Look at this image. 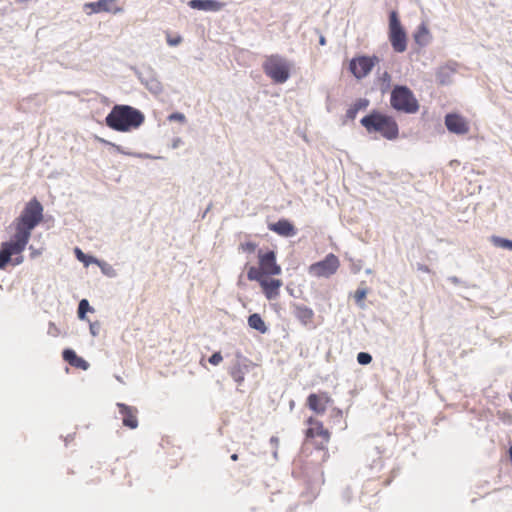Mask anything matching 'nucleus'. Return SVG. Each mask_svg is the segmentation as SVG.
<instances>
[{
    "instance_id": "nucleus-1",
    "label": "nucleus",
    "mask_w": 512,
    "mask_h": 512,
    "mask_svg": "<svg viewBox=\"0 0 512 512\" xmlns=\"http://www.w3.org/2000/svg\"><path fill=\"white\" fill-rule=\"evenodd\" d=\"M43 220V206L33 198L28 201L20 215L15 218L12 226L15 233L10 241L3 242L0 247V269L4 270L9 263L19 265L23 262L22 252L25 250L33 229Z\"/></svg>"
},
{
    "instance_id": "nucleus-2",
    "label": "nucleus",
    "mask_w": 512,
    "mask_h": 512,
    "mask_svg": "<svg viewBox=\"0 0 512 512\" xmlns=\"http://www.w3.org/2000/svg\"><path fill=\"white\" fill-rule=\"evenodd\" d=\"M145 120L144 114L129 105H115L106 116V125L118 132H129L139 128Z\"/></svg>"
},
{
    "instance_id": "nucleus-3",
    "label": "nucleus",
    "mask_w": 512,
    "mask_h": 512,
    "mask_svg": "<svg viewBox=\"0 0 512 512\" xmlns=\"http://www.w3.org/2000/svg\"><path fill=\"white\" fill-rule=\"evenodd\" d=\"M305 449L313 448L320 453V463L326 462L329 458L328 444L331 439V432L325 428L322 421L315 417L306 420Z\"/></svg>"
},
{
    "instance_id": "nucleus-4",
    "label": "nucleus",
    "mask_w": 512,
    "mask_h": 512,
    "mask_svg": "<svg viewBox=\"0 0 512 512\" xmlns=\"http://www.w3.org/2000/svg\"><path fill=\"white\" fill-rule=\"evenodd\" d=\"M361 125L368 133H378L388 140H394L399 135L396 120L387 114L373 110L360 120Z\"/></svg>"
},
{
    "instance_id": "nucleus-5",
    "label": "nucleus",
    "mask_w": 512,
    "mask_h": 512,
    "mask_svg": "<svg viewBox=\"0 0 512 512\" xmlns=\"http://www.w3.org/2000/svg\"><path fill=\"white\" fill-rule=\"evenodd\" d=\"M257 257L259 266H251L248 268L247 278L249 280H260L262 276H274L281 274V266L276 262V254L274 251L259 250Z\"/></svg>"
},
{
    "instance_id": "nucleus-6",
    "label": "nucleus",
    "mask_w": 512,
    "mask_h": 512,
    "mask_svg": "<svg viewBox=\"0 0 512 512\" xmlns=\"http://www.w3.org/2000/svg\"><path fill=\"white\" fill-rule=\"evenodd\" d=\"M390 104L393 109L407 114H414L419 110V102L407 86L397 85L393 88Z\"/></svg>"
},
{
    "instance_id": "nucleus-7",
    "label": "nucleus",
    "mask_w": 512,
    "mask_h": 512,
    "mask_svg": "<svg viewBox=\"0 0 512 512\" xmlns=\"http://www.w3.org/2000/svg\"><path fill=\"white\" fill-rule=\"evenodd\" d=\"M263 71L275 83H284L290 76V64L279 55H270L263 62Z\"/></svg>"
},
{
    "instance_id": "nucleus-8",
    "label": "nucleus",
    "mask_w": 512,
    "mask_h": 512,
    "mask_svg": "<svg viewBox=\"0 0 512 512\" xmlns=\"http://www.w3.org/2000/svg\"><path fill=\"white\" fill-rule=\"evenodd\" d=\"M388 38L395 52L403 53L407 49V34L400 22L397 11H391L389 14Z\"/></svg>"
},
{
    "instance_id": "nucleus-9",
    "label": "nucleus",
    "mask_w": 512,
    "mask_h": 512,
    "mask_svg": "<svg viewBox=\"0 0 512 512\" xmlns=\"http://www.w3.org/2000/svg\"><path fill=\"white\" fill-rule=\"evenodd\" d=\"M340 266L338 257L330 253L322 261L316 262L309 267V273L315 277H330L335 274Z\"/></svg>"
},
{
    "instance_id": "nucleus-10",
    "label": "nucleus",
    "mask_w": 512,
    "mask_h": 512,
    "mask_svg": "<svg viewBox=\"0 0 512 512\" xmlns=\"http://www.w3.org/2000/svg\"><path fill=\"white\" fill-rule=\"evenodd\" d=\"M378 62L379 58L375 55L355 57L349 63V70L357 79H362L372 71Z\"/></svg>"
},
{
    "instance_id": "nucleus-11",
    "label": "nucleus",
    "mask_w": 512,
    "mask_h": 512,
    "mask_svg": "<svg viewBox=\"0 0 512 512\" xmlns=\"http://www.w3.org/2000/svg\"><path fill=\"white\" fill-rule=\"evenodd\" d=\"M444 122L450 133L465 135L470 132V123L468 119L458 113H448L445 116Z\"/></svg>"
},
{
    "instance_id": "nucleus-12",
    "label": "nucleus",
    "mask_w": 512,
    "mask_h": 512,
    "mask_svg": "<svg viewBox=\"0 0 512 512\" xmlns=\"http://www.w3.org/2000/svg\"><path fill=\"white\" fill-rule=\"evenodd\" d=\"M333 399L327 392L312 393L307 397V406L318 415H323Z\"/></svg>"
},
{
    "instance_id": "nucleus-13",
    "label": "nucleus",
    "mask_w": 512,
    "mask_h": 512,
    "mask_svg": "<svg viewBox=\"0 0 512 512\" xmlns=\"http://www.w3.org/2000/svg\"><path fill=\"white\" fill-rule=\"evenodd\" d=\"M269 276H262L260 280H256L263 294L268 300H275L280 295V288L283 285L282 280L268 278Z\"/></svg>"
},
{
    "instance_id": "nucleus-14",
    "label": "nucleus",
    "mask_w": 512,
    "mask_h": 512,
    "mask_svg": "<svg viewBox=\"0 0 512 512\" xmlns=\"http://www.w3.org/2000/svg\"><path fill=\"white\" fill-rule=\"evenodd\" d=\"M118 0H98L96 2L86 3L84 7L90 9L91 13L107 12L117 14L122 12V8L117 5Z\"/></svg>"
},
{
    "instance_id": "nucleus-15",
    "label": "nucleus",
    "mask_w": 512,
    "mask_h": 512,
    "mask_svg": "<svg viewBox=\"0 0 512 512\" xmlns=\"http://www.w3.org/2000/svg\"><path fill=\"white\" fill-rule=\"evenodd\" d=\"M117 407L122 415V422L125 427L136 429L138 427V410L136 407L128 406L124 403H118Z\"/></svg>"
},
{
    "instance_id": "nucleus-16",
    "label": "nucleus",
    "mask_w": 512,
    "mask_h": 512,
    "mask_svg": "<svg viewBox=\"0 0 512 512\" xmlns=\"http://www.w3.org/2000/svg\"><path fill=\"white\" fill-rule=\"evenodd\" d=\"M188 6L196 10L218 12L224 8L225 3L217 0H190Z\"/></svg>"
},
{
    "instance_id": "nucleus-17",
    "label": "nucleus",
    "mask_w": 512,
    "mask_h": 512,
    "mask_svg": "<svg viewBox=\"0 0 512 512\" xmlns=\"http://www.w3.org/2000/svg\"><path fill=\"white\" fill-rule=\"evenodd\" d=\"M268 228L269 230L284 237H290L296 234V229L294 225L286 219H281L275 223H271L268 225Z\"/></svg>"
},
{
    "instance_id": "nucleus-18",
    "label": "nucleus",
    "mask_w": 512,
    "mask_h": 512,
    "mask_svg": "<svg viewBox=\"0 0 512 512\" xmlns=\"http://www.w3.org/2000/svg\"><path fill=\"white\" fill-rule=\"evenodd\" d=\"M62 356L63 359L72 367L81 370H87L89 368V363L82 357L78 356L72 349H65L62 353Z\"/></svg>"
},
{
    "instance_id": "nucleus-19",
    "label": "nucleus",
    "mask_w": 512,
    "mask_h": 512,
    "mask_svg": "<svg viewBox=\"0 0 512 512\" xmlns=\"http://www.w3.org/2000/svg\"><path fill=\"white\" fill-rule=\"evenodd\" d=\"M293 313L301 324L308 326L313 323L314 311L311 308L298 304L294 306Z\"/></svg>"
},
{
    "instance_id": "nucleus-20",
    "label": "nucleus",
    "mask_w": 512,
    "mask_h": 512,
    "mask_svg": "<svg viewBox=\"0 0 512 512\" xmlns=\"http://www.w3.org/2000/svg\"><path fill=\"white\" fill-rule=\"evenodd\" d=\"M413 38L418 46H426L431 40V34L429 32L428 27L424 23L419 25L413 35Z\"/></svg>"
},
{
    "instance_id": "nucleus-21",
    "label": "nucleus",
    "mask_w": 512,
    "mask_h": 512,
    "mask_svg": "<svg viewBox=\"0 0 512 512\" xmlns=\"http://www.w3.org/2000/svg\"><path fill=\"white\" fill-rule=\"evenodd\" d=\"M369 106V100L366 98H360L356 100L346 111V117L350 120H354L357 113L360 110H365Z\"/></svg>"
},
{
    "instance_id": "nucleus-22",
    "label": "nucleus",
    "mask_w": 512,
    "mask_h": 512,
    "mask_svg": "<svg viewBox=\"0 0 512 512\" xmlns=\"http://www.w3.org/2000/svg\"><path fill=\"white\" fill-rule=\"evenodd\" d=\"M248 325L252 328V329H255L257 331H259L260 333L264 334L267 332L268 328L264 322V320L262 319V317L257 314V313H254L252 315H250L248 317Z\"/></svg>"
},
{
    "instance_id": "nucleus-23",
    "label": "nucleus",
    "mask_w": 512,
    "mask_h": 512,
    "mask_svg": "<svg viewBox=\"0 0 512 512\" xmlns=\"http://www.w3.org/2000/svg\"><path fill=\"white\" fill-rule=\"evenodd\" d=\"M246 370L247 367L245 365L237 363L231 368L230 375L233 380L240 385L244 382Z\"/></svg>"
},
{
    "instance_id": "nucleus-24",
    "label": "nucleus",
    "mask_w": 512,
    "mask_h": 512,
    "mask_svg": "<svg viewBox=\"0 0 512 512\" xmlns=\"http://www.w3.org/2000/svg\"><path fill=\"white\" fill-rule=\"evenodd\" d=\"M491 242L496 246L503 249H508L512 251V240L501 238L498 236H492Z\"/></svg>"
},
{
    "instance_id": "nucleus-25",
    "label": "nucleus",
    "mask_w": 512,
    "mask_h": 512,
    "mask_svg": "<svg viewBox=\"0 0 512 512\" xmlns=\"http://www.w3.org/2000/svg\"><path fill=\"white\" fill-rule=\"evenodd\" d=\"M257 243L246 240L239 245V251L245 252V253H254L257 249Z\"/></svg>"
},
{
    "instance_id": "nucleus-26",
    "label": "nucleus",
    "mask_w": 512,
    "mask_h": 512,
    "mask_svg": "<svg viewBox=\"0 0 512 512\" xmlns=\"http://www.w3.org/2000/svg\"><path fill=\"white\" fill-rule=\"evenodd\" d=\"M90 309L89 302L86 299H82L78 306V316L80 319H84L86 312Z\"/></svg>"
},
{
    "instance_id": "nucleus-27",
    "label": "nucleus",
    "mask_w": 512,
    "mask_h": 512,
    "mask_svg": "<svg viewBox=\"0 0 512 512\" xmlns=\"http://www.w3.org/2000/svg\"><path fill=\"white\" fill-rule=\"evenodd\" d=\"M357 361L361 365H367V364L371 363L372 356L369 353L360 352L357 355Z\"/></svg>"
},
{
    "instance_id": "nucleus-28",
    "label": "nucleus",
    "mask_w": 512,
    "mask_h": 512,
    "mask_svg": "<svg viewBox=\"0 0 512 512\" xmlns=\"http://www.w3.org/2000/svg\"><path fill=\"white\" fill-rule=\"evenodd\" d=\"M168 120L170 122L178 121V122L184 123L186 121V117L182 113L175 112L168 116Z\"/></svg>"
},
{
    "instance_id": "nucleus-29",
    "label": "nucleus",
    "mask_w": 512,
    "mask_h": 512,
    "mask_svg": "<svg viewBox=\"0 0 512 512\" xmlns=\"http://www.w3.org/2000/svg\"><path fill=\"white\" fill-rule=\"evenodd\" d=\"M223 360V357L221 355L220 352H215L214 354H212L209 358V363L214 365V366H217L219 365Z\"/></svg>"
},
{
    "instance_id": "nucleus-30",
    "label": "nucleus",
    "mask_w": 512,
    "mask_h": 512,
    "mask_svg": "<svg viewBox=\"0 0 512 512\" xmlns=\"http://www.w3.org/2000/svg\"><path fill=\"white\" fill-rule=\"evenodd\" d=\"M181 41H182L181 36L172 37L170 34H167V43L170 46H176V45L180 44Z\"/></svg>"
},
{
    "instance_id": "nucleus-31",
    "label": "nucleus",
    "mask_w": 512,
    "mask_h": 512,
    "mask_svg": "<svg viewBox=\"0 0 512 512\" xmlns=\"http://www.w3.org/2000/svg\"><path fill=\"white\" fill-rule=\"evenodd\" d=\"M365 297H366V291L364 289H358L355 292L354 298L357 303L362 302L365 299Z\"/></svg>"
},
{
    "instance_id": "nucleus-32",
    "label": "nucleus",
    "mask_w": 512,
    "mask_h": 512,
    "mask_svg": "<svg viewBox=\"0 0 512 512\" xmlns=\"http://www.w3.org/2000/svg\"><path fill=\"white\" fill-rule=\"evenodd\" d=\"M75 253H76V256H77V258L79 260L84 261L85 255L83 254V252L79 248L75 249Z\"/></svg>"
},
{
    "instance_id": "nucleus-33",
    "label": "nucleus",
    "mask_w": 512,
    "mask_h": 512,
    "mask_svg": "<svg viewBox=\"0 0 512 512\" xmlns=\"http://www.w3.org/2000/svg\"><path fill=\"white\" fill-rule=\"evenodd\" d=\"M333 413L338 417H342V411L340 409H333Z\"/></svg>"
},
{
    "instance_id": "nucleus-34",
    "label": "nucleus",
    "mask_w": 512,
    "mask_h": 512,
    "mask_svg": "<svg viewBox=\"0 0 512 512\" xmlns=\"http://www.w3.org/2000/svg\"><path fill=\"white\" fill-rule=\"evenodd\" d=\"M319 42H320V44H321V45H325V44H326V39H325V37L321 36V37H320V41H319Z\"/></svg>"
},
{
    "instance_id": "nucleus-35",
    "label": "nucleus",
    "mask_w": 512,
    "mask_h": 512,
    "mask_svg": "<svg viewBox=\"0 0 512 512\" xmlns=\"http://www.w3.org/2000/svg\"><path fill=\"white\" fill-rule=\"evenodd\" d=\"M231 459H232L233 461H237V460H238V454H236V453L232 454V455H231Z\"/></svg>"
},
{
    "instance_id": "nucleus-36",
    "label": "nucleus",
    "mask_w": 512,
    "mask_h": 512,
    "mask_svg": "<svg viewBox=\"0 0 512 512\" xmlns=\"http://www.w3.org/2000/svg\"><path fill=\"white\" fill-rule=\"evenodd\" d=\"M509 455H510V458H511V460H512V446H511V447H510V449H509Z\"/></svg>"
},
{
    "instance_id": "nucleus-37",
    "label": "nucleus",
    "mask_w": 512,
    "mask_h": 512,
    "mask_svg": "<svg viewBox=\"0 0 512 512\" xmlns=\"http://www.w3.org/2000/svg\"><path fill=\"white\" fill-rule=\"evenodd\" d=\"M37 254H38V253H37V251H34L31 255H32V256H35V255H37Z\"/></svg>"
}]
</instances>
